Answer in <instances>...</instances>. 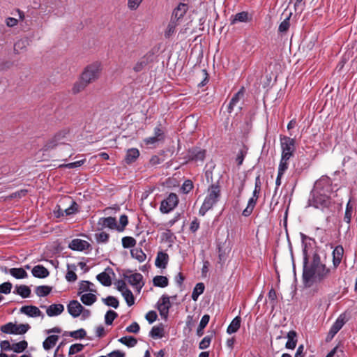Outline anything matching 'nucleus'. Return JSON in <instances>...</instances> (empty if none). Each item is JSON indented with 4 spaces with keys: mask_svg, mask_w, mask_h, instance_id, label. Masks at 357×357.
<instances>
[{
    "mask_svg": "<svg viewBox=\"0 0 357 357\" xmlns=\"http://www.w3.org/2000/svg\"><path fill=\"white\" fill-rule=\"evenodd\" d=\"M118 317V314L114 310H108L105 315V322L107 325L112 324L114 320Z\"/></svg>",
    "mask_w": 357,
    "mask_h": 357,
    "instance_id": "nucleus-47",
    "label": "nucleus"
},
{
    "mask_svg": "<svg viewBox=\"0 0 357 357\" xmlns=\"http://www.w3.org/2000/svg\"><path fill=\"white\" fill-rule=\"evenodd\" d=\"M111 273H113V271L108 267L104 272L97 275L96 278L103 286L109 287L112 284V280L109 275Z\"/></svg>",
    "mask_w": 357,
    "mask_h": 357,
    "instance_id": "nucleus-16",
    "label": "nucleus"
},
{
    "mask_svg": "<svg viewBox=\"0 0 357 357\" xmlns=\"http://www.w3.org/2000/svg\"><path fill=\"white\" fill-rule=\"evenodd\" d=\"M154 286L158 287H166L168 285V279L165 276L157 275L153 280Z\"/></svg>",
    "mask_w": 357,
    "mask_h": 357,
    "instance_id": "nucleus-36",
    "label": "nucleus"
},
{
    "mask_svg": "<svg viewBox=\"0 0 357 357\" xmlns=\"http://www.w3.org/2000/svg\"><path fill=\"white\" fill-rule=\"evenodd\" d=\"M171 307L169 297L162 295L158 303V309L161 316L167 317Z\"/></svg>",
    "mask_w": 357,
    "mask_h": 357,
    "instance_id": "nucleus-11",
    "label": "nucleus"
},
{
    "mask_svg": "<svg viewBox=\"0 0 357 357\" xmlns=\"http://www.w3.org/2000/svg\"><path fill=\"white\" fill-rule=\"evenodd\" d=\"M136 245V240L130 236H125L122 238V245L124 248H133Z\"/></svg>",
    "mask_w": 357,
    "mask_h": 357,
    "instance_id": "nucleus-50",
    "label": "nucleus"
},
{
    "mask_svg": "<svg viewBox=\"0 0 357 357\" xmlns=\"http://www.w3.org/2000/svg\"><path fill=\"white\" fill-rule=\"evenodd\" d=\"M9 273L16 279H23L28 276L27 273L22 268H12L9 270Z\"/></svg>",
    "mask_w": 357,
    "mask_h": 357,
    "instance_id": "nucleus-29",
    "label": "nucleus"
},
{
    "mask_svg": "<svg viewBox=\"0 0 357 357\" xmlns=\"http://www.w3.org/2000/svg\"><path fill=\"white\" fill-rule=\"evenodd\" d=\"M119 341L128 347H133L137 343V339L132 336L122 337L119 340Z\"/></svg>",
    "mask_w": 357,
    "mask_h": 357,
    "instance_id": "nucleus-42",
    "label": "nucleus"
},
{
    "mask_svg": "<svg viewBox=\"0 0 357 357\" xmlns=\"http://www.w3.org/2000/svg\"><path fill=\"white\" fill-rule=\"evenodd\" d=\"M30 326L28 324H16L13 322L7 323L1 327V331L6 334L23 335L29 329Z\"/></svg>",
    "mask_w": 357,
    "mask_h": 357,
    "instance_id": "nucleus-6",
    "label": "nucleus"
},
{
    "mask_svg": "<svg viewBox=\"0 0 357 357\" xmlns=\"http://www.w3.org/2000/svg\"><path fill=\"white\" fill-rule=\"evenodd\" d=\"M287 337L288 340L285 344L286 348L289 349H294L297 343L296 333L294 331H290L287 333Z\"/></svg>",
    "mask_w": 357,
    "mask_h": 357,
    "instance_id": "nucleus-26",
    "label": "nucleus"
},
{
    "mask_svg": "<svg viewBox=\"0 0 357 357\" xmlns=\"http://www.w3.org/2000/svg\"><path fill=\"white\" fill-rule=\"evenodd\" d=\"M334 196L335 192L331 178L323 176L315 182L309 196L307 206L324 211L332 206Z\"/></svg>",
    "mask_w": 357,
    "mask_h": 357,
    "instance_id": "nucleus-1",
    "label": "nucleus"
},
{
    "mask_svg": "<svg viewBox=\"0 0 357 357\" xmlns=\"http://www.w3.org/2000/svg\"><path fill=\"white\" fill-rule=\"evenodd\" d=\"M303 282L306 287H311L314 284L323 282L330 273V269L326 267L325 264L321 262L320 256L314 252L309 266H307L308 261L306 245L303 248Z\"/></svg>",
    "mask_w": 357,
    "mask_h": 357,
    "instance_id": "nucleus-2",
    "label": "nucleus"
},
{
    "mask_svg": "<svg viewBox=\"0 0 357 357\" xmlns=\"http://www.w3.org/2000/svg\"><path fill=\"white\" fill-rule=\"evenodd\" d=\"M95 238L98 243H106L109 240V234L105 231H101L96 234Z\"/></svg>",
    "mask_w": 357,
    "mask_h": 357,
    "instance_id": "nucleus-52",
    "label": "nucleus"
},
{
    "mask_svg": "<svg viewBox=\"0 0 357 357\" xmlns=\"http://www.w3.org/2000/svg\"><path fill=\"white\" fill-rule=\"evenodd\" d=\"M211 339H212V336H210V335L205 336L202 340V341L199 342V348L202 350L207 349L211 344Z\"/></svg>",
    "mask_w": 357,
    "mask_h": 357,
    "instance_id": "nucleus-57",
    "label": "nucleus"
},
{
    "mask_svg": "<svg viewBox=\"0 0 357 357\" xmlns=\"http://www.w3.org/2000/svg\"><path fill=\"white\" fill-rule=\"evenodd\" d=\"M27 342L25 340L20 341L17 343H15L12 346V349L14 352L21 353L24 351L27 347Z\"/></svg>",
    "mask_w": 357,
    "mask_h": 357,
    "instance_id": "nucleus-46",
    "label": "nucleus"
},
{
    "mask_svg": "<svg viewBox=\"0 0 357 357\" xmlns=\"http://www.w3.org/2000/svg\"><path fill=\"white\" fill-rule=\"evenodd\" d=\"M154 137L160 141H162L165 139V131L161 124H159L154 128Z\"/></svg>",
    "mask_w": 357,
    "mask_h": 357,
    "instance_id": "nucleus-53",
    "label": "nucleus"
},
{
    "mask_svg": "<svg viewBox=\"0 0 357 357\" xmlns=\"http://www.w3.org/2000/svg\"><path fill=\"white\" fill-rule=\"evenodd\" d=\"M241 319L240 317H236L228 326L227 333L228 334H232L236 333L241 326Z\"/></svg>",
    "mask_w": 357,
    "mask_h": 357,
    "instance_id": "nucleus-28",
    "label": "nucleus"
},
{
    "mask_svg": "<svg viewBox=\"0 0 357 357\" xmlns=\"http://www.w3.org/2000/svg\"><path fill=\"white\" fill-rule=\"evenodd\" d=\"M188 10V6L186 3H180L173 10L171 19L178 22V21L185 15Z\"/></svg>",
    "mask_w": 357,
    "mask_h": 357,
    "instance_id": "nucleus-14",
    "label": "nucleus"
},
{
    "mask_svg": "<svg viewBox=\"0 0 357 357\" xmlns=\"http://www.w3.org/2000/svg\"><path fill=\"white\" fill-rule=\"evenodd\" d=\"M59 340V336L56 335H52L48 336L43 343L45 350L48 351L55 346Z\"/></svg>",
    "mask_w": 357,
    "mask_h": 357,
    "instance_id": "nucleus-27",
    "label": "nucleus"
},
{
    "mask_svg": "<svg viewBox=\"0 0 357 357\" xmlns=\"http://www.w3.org/2000/svg\"><path fill=\"white\" fill-rule=\"evenodd\" d=\"M169 256L164 252H159L157 255L155 264L158 268H165L168 263Z\"/></svg>",
    "mask_w": 357,
    "mask_h": 357,
    "instance_id": "nucleus-22",
    "label": "nucleus"
},
{
    "mask_svg": "<svg viewBox=\"0 0 357 357\" xmlns=\"http://www.w3.org/2000/svg\"><path fill=\"white\" fill-rule=\"evenodd\" d=\"M139 155V151L137 149L132 148L128 149L126 155V162L128 164L132 163L136 160Z\"/></svg>",
    "mask_w": 357,
    "mask_h": 357,
    "instance_id": "nucleus-30",
    "label": "nucleus"
},
{
    "mask_svg": "<svg viewBox=\"0 0 357 357\" xmlns=\"http://www.w3.org/2000/svg\"><path fill=\"white\" fill-rule=\"evenodd\" d=\"M257 199L255 197L250 198V199L248 200L247 207L243 210L242 213L243 216L248 217L252 213L257 203Z\"/></svg>",
    "mask_w": 357,
    "mask_h": 357,
    "instance_id": "nucleus-37",
    "label": "nucleus"
},
{
    "mask_svg": "<svg viewBox=\"0 0 357 357\" xmlns=\"http://www.w3.org/2000/svg\"><path fill=\"white\" fill-rule=\"evenodd\" d=\"M157 313L153 310L148 312L145 316L146 319L149 324L153 323L157 319Z\"/></svg>",
    "mask_w": 357,
    "mask_h": 357,
    "instance_id": "nucleus-63",
    "label": "nucleus"
},
{
    "mask_svg": "<svg viewBox=\"0 0 357 357\" xmlns=\"http://www.w3.org/2000/svg\"><path fill=\"white\" fill-rule=\"evenodd\" d=\"M20 312L30 317H37L40 316L43 317L42 312L37 307L33 305L22 306L20 308Z\"/></svg>",
    "mask_w": 357,
    "mask_h": 357,
    "instance_id": "nucleus-15",
    "label": "nucleus"
},
{
    "mask_svg": "<svg viewBox=\"0 0 357 357\" xmlns=\"http://www.w3.org/2000/svg\"><path fill=\"white\" fill-rule=\"evenodd\" d=\"M140 330L139 325L137 322L132 323L130 326H128L126 331L128 333H137Z\"/></svg>",
    "mask_w": 357,
    "mask_h": 357,
    "instance_id": "nucleus-62",
    "label": "nucleus"
},
{
    "mask_svg": "<svg viewBox=\"0 0 357 357\" xmlns=\"http://www.w3.org/2000/svg\"><path fill=\"white\" fill-rule=\"evenodd\" d=\"M84 346L82 344H73L70 347L68 355L71 356L73 354L82 351Z\"/></svg>",
    "mask_w": 357,
    "mask_h": 357,
    "instance_id": "nucleus-54",
    "label": "nucleus"
},
{
    "mask_svg": "<svg viewBox=\"0 0 357 357\" xmlns=\"http://www.w3.org/2000/svg\"><path fill=\"white\" fill-rule=\"evenodd\" d=\"M178 198L175 193H170L168 197L162 201L160 211L162 213H169L178 205Z\"/></svg>",
    "mask_w": 357,
    "mask_h": 357,
    "instance_id": "nucleus-7",
    "label": "nucleus"
},
{
    "mask_svg": "<svg viewBox=\"0 0 357 357\" xmlns=\"http://www.w3.org/2000/svg\"><path fill=\"white\" fill-rule=\"evenodd\" d=\"M63 310L64 306L62 304H52L47 308L46 313L49 317H54L61 314Z\"/></svg>",
    "mask_w": 357,
    "mask_h": 357,
    "instance_id": "nucleus-23",
    "label": "nucleus"
},
{
    "mask_svg": "<svg viewBox=\"0 0 357 357\" xmlns=\"http://www.w3.org/2000/svg\"><path fill=\"white\" fill-rule=\"evenodd\" d=\"M119 225H117V231H123L128 223V216L126 215H121L119 218Z\"/></svg>",
    "mask_w": 357,
    "mask_h": 357,
    "instance_id": "nucleus-56",
    "label": "nucleus"
},
{
    "mask_svg": "<svg viewBox=\"0 0 357 357\" xmlns=\"http://www.w3.org/2000/svg\"><path fill=\"white\" fill-rule=\"evenodd\" d=\"M52 291V287L46 285L38 286L36 289V294L39 297L46 296Z\"/></svg>",
    "mask_w": 357,
    "mask_h": 357,
    "instance_id": "nucleus-45",
    "label": "nucleus"
},
{
    "mask_svg": "<svg viewBox=\"0 0 357 357\" xmlns=\"http://www.w3.org/2000/svg\"><path fill=\"white\" fill-rule=\"evenodd\" d=\"M163 333L164 329L162 326H155L151 330L149 335L154 339H158L163 337Z\"/></svg>",
    "mask_w": 357,
    "mask_h": 357,
    "instance_id": "nucleus-39",
    "label": "nucleus"
},
{
    "mask_svg": "<svg viewBox=\"0 0 357 357\" xmlns=\"http://www.w3.org/2000/svg\"><path fill=\"white\" fill-rule=\"evenodd\" d=\"M79 211V206L75 201H71L70 206L64 209L63 212L65 213V215H70L75 214Z\"/></svg>",
    "mask_w": 357,
    "mask_h": 357,
    "instance_id": "nucleus-49",
    "label": "nucleus"
},
{
    "mask_svg": "<svg viewBox=\"0 0 357 357\" xmlns=\"http://www.w3.org/2000/svg\"><path fill=\"white\" fill-rule=\"evenodd\" d=\"M290 158L281 156V159L278 166V173L280 176H283L289 167V160Z\"/></svg>",
    "mask_w": 357,
    "mask_h": 357,
    "instance_id": "nucleus-41",
    "label": "nucleus"
},
{
    "mask_svg": "<svg viewBox=\"0 0 357 357\" xmlns=\"http://www.w3.org/2000/svg\"><path fill=\"white\" fill-rule=\"evenodd\" d=\"M193 188V183L190 180H186L183 182L181 190L184 193H188Z\"/></svg>",
    "mask_w": 357,
    "mask_h": 357,
    "instance_id": "nucleus-61",
    "label": "nucleus"
},
{
    "mask_svg": "<svg viewBox=\"0 0 357 357\" xmlns=\"http://www.w3.org/2000/svg\"><path fill=\"white\" fill-rule=\"evenodd\" d=\"M100 71L101 65L96 62L88 66L82 73L81 77L89 84L98 78Z\"/></svg>",
    "mask_w": 357,
    "mask_h": 357,
    "instance_id": "nucleus-5",
    "label": "nucleus"
},
{
    "mask_svg": "<svg viewBox=\"0 0 357 357\" xmlns=\"http://www.w3.org/2000/svg\"><path fill=\"white\" fill-rule=\"evenodd\" d=\"M132 257L137 259L139 262H143L146 259V254L142 251L141 248H132L130 250Z\"/></svg>",
    "mask_w": 357,
    "mask_h": 357,
    "instance_id": "nucleus-32",
    "label": "nucleus"
},
{
    "mask_svg": "<svg viewBox=\"0 0 357 357\" xmlns=\"http://www.w3.org/2000/svg\"><path fill=\"white\" fill-rule=\"evenodd\" d=\"M123 297L124 298L127 305L130 307L135 303V298L132 291L128 289L121 292Z\"/></svg>",
    "mask_w": 357,
    "mask_h": 357,
    "instance_id": "nucleus-44",
    "label": "nucleus"
},
{
    "mask_svg": "<svg viewBox=\"0 0 357 357\" xmlns=\"http://www.w3.org/2000/svg\"><path fill=\"white\" fill-rule=\"evenodd\" d=\"M289 18L290 17H288L287 18H285L279 25V27H278V31L280 32H286L289 28V26H290V23H289Z\"/></svg>",
    "mask_w": 357,
    "mask_h": 357,
    "instance_id": "nucleus-60",
    "label": "nucleus"
},
{
    "mask_svg": "<svg viewBox=\"0 0 357 357\" xmlns=\"http://www.w3.org/2000/svg\"><path fill=\"white\" fill-rule=\"evenodd\" d=\"M352 211H353L352 206L350 205V202H349L347 204L345 214H344V221L345 222H347V224H349L351 222Z\"/></svg>",
    "mask_w": 357,
    "mask_h": 357,
    "instance_id": "nucleus-55",
    "label": "nucleus"
},
{
    "mask_svg": "<svg viewBox=\"0 0 357 357\" xmlns=\"http://www.w3.org/2000/svg\"><path fill=\"white\" fill-rule=\"evenodd\" d=\"M143 0H128V7L132 10H136Z\"/></svg>",
    "mask_w": 357,
    "mask_h": 357,
    "instance_id": "nucleus-64",
    "label": "nucleus"
},
{
    "mask_svg": "<svg viewBox=\"0 0 357 357\" xmlns=\"http://www.w3.org/2000/svg\"><path fill=\"white\" fill-rule=\"evenodd\" d=\"M124 278L130 285L135 287L138 291H140L144 286V282H142L143 276L141 273H135L130 275L125 274Z\"/></svg>",
    "mask_w": 357,
    "mask_h": 357,
    "instance_id": "nucleus-9",
    "label": "nucleus"
},
{
    "mask_svg": "<svg viewBox=\"0 0 357 357\" xmlns=\"http://www.w3.org/2000/svg\"><path fill=\"white\" fill-rule=\"evenodd\" d=\"M210 320V316L208 314H204L199 322V326L197 329V335L201 337L204 334V329L207 326Z\"/></svg>",
    "mask_w": 357,
    "mask_h": 357,
    "instance_id": "nucleus-31",
    "label": "nucleus"
},
{
    "mask_svg": "<svg viewBox=\"0 0 357 357\" xmlns=\"http://www.w3.org/2000/svg\"><path fill=\"white\" fill-rule=\"evenodd\" d=\"M68 313L74 318L78 317L82 312L83 306L76 300L70 301L67 305Z\"/></svg>",
    "mask_w": 357,
    "mask_h": 357,
    "instance_id": "nucleus-12",
    "label": "nucleus"
},
{
    "mask_svg": "<svg viewBox=\"0 0 357 357\" xmlns=\"http://www.w3.org/2000/svg\"><path fill=\"white\" fill-rule=\"evenodd\" d=\"M67 132L62 130L56 133L45 144L46 149H53L59 144H64L66 142Z\"/></svg>",
    "mask_w": 357,
    "mask_h": 357,
    "instance_id": "nucleus-10",
    "label": "nucleus"
},
{
    "mask_svg": "<svg viewBox=\"0 0 357 357\" xmlns=\"http://www.w3.org/2000/svg\"><path fill=\"white\" fill-rule=\"evenodd\" d=\"M346 323V316L344 314H341L332 325L328 334V339L331 340L339 332Z\"/></svg>",
    "mask_w": 357,
    "mask_h": 357,
    "instance_id": "nucleus-8",
    "label": "nucleus"
},
{
    "mask_svg": "<svg viewBox=\"0 0 357 357\" xmlns=\"http://www.w3.org/2000/svg\"><path fill=\"white\" fill-rule=\"evenodd\" d=\"M178 25V22L174 20H170L167 27L165 31V38H170L176 31V27Z\"/></svg>",
    "mask_w": 357,
    "mask_h": 357,
    "instance_id": "nucleus-35",
    "label": "nucleus"
},
{
    "mask_svg": "<svg viewBox=\"0 0 357 357\" xmlns=\"http://www.w3.org/2000/svg\"><path fill=\"white\" fill-rule=\"evenodd\" d=\"M89 243L82 239H73L69 244V248L73 250L83 251L89 248Z\"/></svg>",
    "mask_w": 357,
    "mask_h": 357,
    "instance_id": "nucleus-17",
    "label": "nucleus"
},
{
    "mask_svg": "<svg viewBox=\"0 0 357 357\" xmlns=\"http://www.w3.org/2000/svg\"><path fill=\"white\" fill-rule=\"evenodd\" d=\"M87 84H88L81 78L80 81H78L74 84L73 87L72 89L73 93H79L80 91H83L85 89V87L87 86Z\"/></svg>",
    "mask_w": 357,
    "mask_h": 357,
    "instance_id": "nucleus-48",
    "label": "nucleus"
},
{
    "mask_svg": "<svg viewBox=\"0 0 357 357\" xmlns=\"http://www.w3.org/2000/svg\"><path fill=\"white\" fill-rule=\"evenodd\" d=\"M281 156L291 158L296 151V141L294 139L281 135L280 137Z\"/></svg>",
    "mask_w": 357,
    "mask_h": 357,
    "instance_id": "nucleus-4",
    "label": "nucleus"
},
{
    "mask_svg": "<svg viewBox=\"0 0 357 357\" xmlns=\"http://www.w3.org/2000/svg\"><path fill=\"white\" fill-rule=\"evenodd\" d=\"M31 40L28 38H23L18 40L14 45V51L17 54H20L26 50L29 45Z\"/></svg>",
    "mask_w": 357,
    "mask_h": 357,
    "instance_id": "nucleus-24",
    "label": "nucleus"
},
{
    "mask_svg": "<svg viewBox=\"0 0 357 357\" xmlns=\"http://www.w3.org/2000/svg\"><path fill=\"white\" fill-rule=\"evenodd\" d=\"M188 156L192 160L204 161L206 156V151L199 148H195L189 151Z\"/></svg>",
    "mask_w": 357,
    "mask_h": 357,
    "instance_id": "nucleus-18",
    "label": "nucleus"
},
{
    "mask_svg": "<svg viewBox=\"0 0 357 357\" xmlns=\"http://www.w3.org/2000/svg\"><path fill=\"white\" fill-rule=\"evenodd\" d=\"M344 249L342 245L336 246L333 251V264L335 268L337 267L342 259Z\"/></svg>",
    "mask_w": 357,
    "mask_h": 357,
    "instance_id": "nucleus-20",
    "label": "nucleus"
},
{
    "mask_svg": "<svg viewBox=\"0 0 357 357\" xmlns=\"http://www.w3.org/2000/svg\"><path fill=\"white\" fill-rule=\"evenodd\" d=\"M204 288V284L202 282L197 283L193 289L191 296L192 299L196 301L198 297L203 294Z\"/></svg>",
    "mask_w": 357,
    "mask_h": 357,
    "instance_id": "nucleus-38",
    "label": "nucleus"
},
{
    "mask_svg": "<svg viewBox=\"0 0 357 357\" xmlns=\"http://www.w3.org/2000/svg\"><path fill=\"white\" fill-rule=\"evenodd\" d=\"M102 301L107 306L112 307L115 309L118 308L119 302L116 298L112 296H109L106 298H102Z\"/></svg>",
    "mask_w": 357,
    "mask_h": 357,
    "instance_id": "nucleus-43",
    "label": "nucleus"
},
{
    "mask_svg": "<svg viewBox=\"0 0 357 357\" xmlns=\"http://www.w3.org/2000/svg\"><path fill=\"white\" fill-rule=\"evenodd\" d=\"M80 300L84 305H91L96 301L97 298L95 294L89 293L82 294L80 296Z\"/></svg>",
    "mask_w": 357,
    "mask_h": 357,
    "instance_id": "nucleus-34",
    "label": "nucleus"
},
{
    "mask_svg": "<svg viewBox=\"0 0 357 357\" xmlns=\"http://www.w3.org/2000/svg\"><path fill=\"white\" fill-rule=\"evenodd\" d=\"M147 65V61L146 59L143 58L138 61L133 67V70L135 72L142 71L145 66Z\"/></svg>",
    "mask_w": 357,
    "mask_h": 357,
    "instance_id": "nucleus-58",
    "label": "nucleus"
},
{
    "mask_svg": "<svg viewBox=\"0 0 357 357\" xmlns=\"http://www.w3.org/2000/svg\"><path fill=\"white\" fill-rule=\"evenodd\" d=\"M69 335L76 340L83 339L86 335V333L84 329L80 328L77 331L70 332Z\"/></svg>",
    "mask_w": 357,
    "mask_h": 357,
    "instance_id": "nucleus-51",
    "label": "nucleus"
},
{
    "mask_svg": "<svg viewBox=\"0 0 357 357\" xmlns=\"http://www.w3.org/2000/svg\"><path fill=\"white\" fill-rule=\"evenodd\" d=\"M221 196V190L219 182L212 183L207 190V195L200 207L199 214L204 216L219 201Z\"/></svg>",
    "mask_w": 357,
    "mask_h": 357,
    "instance_id": "nucleus-3",
    "label": "nucleus"
},
{
    "mask_svg": "<svg viewBox=\"0 0 357 357\" xmlns=\"http://www.w3.org/2000/svg\"><path fill=\"white\" fill-rule=\"evenodd\" d=\"M16 294H19L22 298H26L29 297L31 294V289L28 286L23 284L16 286Z\"/></svg>",
    "mask_w": 357,
    "mask_h": 357,
    "instance_id": "nucleus-40",
    "label": "nucleus"
},
{
    "mask_svg": "<svg viewBox=\"0 0 357 357\" xmlns=\"http://www.w3.org/2000/svg\"><path fill=\"white\" fill-rule=\"evenodd\" d=\"M98 225L100 229L107 227L111 229L117 230L116 220L113 217L100 218L98 221Z\"/></svg>",
    "mask_w": 357,
    "mask_h": 357,
    "instance_id": "nucleus-13",
    "label": "nucleus"
},
{
    "mask_svg": "<svg viewBox=\"0 0 357 357\" xmlns=\"http://www.w3.org/2000/svg\"><path fill=\"white\" fill-rule=\"evenodd\" d=\"M12 284L10 282H6L0 284V293L8 294L11 291Z\"/></svg>",
    "mask_w": 357,
    "mask_h": 357,
    "instance_id": "nucleus-59",
    "label": "nucleus"
},
{
    "mask_svg": "<svg viewBox=\"0 0 357 357\" xmlns=\"http://www.w3.org/2000/svg\"><path fill=\"white\" fill-rule=\"evenodd\" d=\"M91 286H94V284L89 281L83 280L79 283V293L78 294L80 295L82 292L85 291H91V292H96V289L91 288Z\"/></svg>",
    "mask_w": 357,
    "mask_h": 357,
    "instance_id": "nucleus-33",
    "label": "nucleus"
},
{
    "mask_svg": "<svg viewBox=\"0 0 357 357\" xmlns=\"http://www.w3.org/2000/svg\"><path fill=\"white\" fill-rule=\"evenodd\" d=\"M230 20L231 24H235L238 22H248L251 20V16L248 12L243 11L232 15Z\"/></svg>",
    "mask_w": 357,
    "mask_h": 357,
    "instance_id": "nucleus-19",
    "label": "nucleus"
},
{
    "mask_svg": "<svg viewBox=\"0 0 357 357\" xmlns=\"http://www.w3.org/2000/svg\"><path fill=\"white\" fill-rule=\"evenodd\" d=\"M31 273L34 277L38 278H45L49 275L48 270L42 265L35 266Z\"/></svg>",
    "mask_w": 357,
    "mask_h": 357,
    "instance_id": "nucleus-25",
    "label": "nucleus"
},
{
    "mask_svg": "<svg viewBox=\"0 0 357 357\" xmlns=\"http://www.w3.org/2000/svg\"><path fill=\"white\" fill-rule=\"evenodd\" d=\"M244 95V89H241L236 93L234 95L232 98L231 99L228 106H227V112L229 113H231L234 110V107L236 105V104L239 102V100L243 97Z\"/></svg>",
    "mask_w": 357,
    "mask_h": 357,
    "instance_id": "nucleus-21",
    "label": "nucleus"
}]
</instances>
